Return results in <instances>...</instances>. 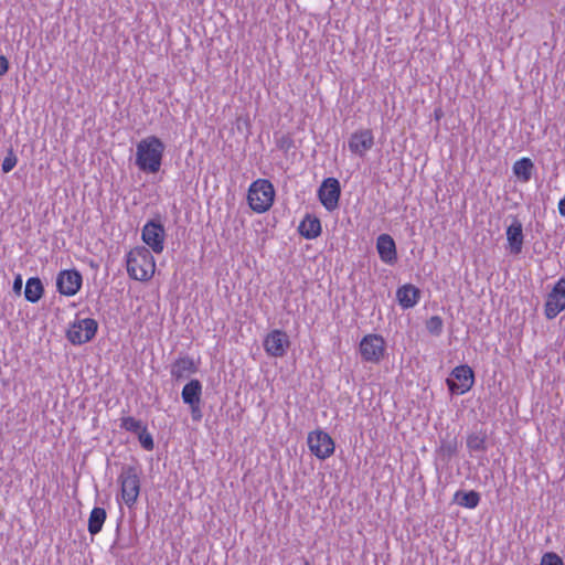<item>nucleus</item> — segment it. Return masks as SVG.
<instances>
[{
  "label": "nucleus",
  "instance_id": "16",
  "mask_svg": "<svg viewBox=\"0 0 565 565\" xmlns=\"http://www.w3.org/2000/svg\"><path fill=\"white\" fill-rule=\"evenodd\" d=\"M376 249L381 260L388 265L397 262L396 244L388 234H381L376 239Z\"/></svg>",
  "mask_w": 565,
  "mask_h": 565
},
{
  "label": "nucleus",
  "instance_id": "35",
  "mask_svg": "<svg viewBox=\"0 0 565 565\" xmlns=\"http://www.w3.org/2000/svg\"><path fill=\"white\" fill-rule=\"evenodd\" d=\"M9 71V61L4 55H0V76Z\"/></svg>",
  "mask_w": 565,
  "mask_h": 565
},
{
  "label": "nucleus",
  "instance_id": "31",
  "mask_svg": "<svg viewBox=\"0 0 565 565\" xmlns=\"http://www.w3.org/2000/svg\"><path fill=\"white\" fill-rule=\"evenodd\" d=\"M541 565H564V563L555 552H546L541 558Z\"/></svg>",
  "mask_w": 565,
  "mask_h": 565
},
{
  "label": "nucleus",
  "instance_id": "4",
  "mask_svg": "<svg viewBox=\"0 0 565 565\" xmlns=\"http://www.w3.org/2000/svg\"><path fill=\"white\" fill-rule=\"evenodd\" d=\"M121 486V498L124 502L131 508L140 493V476L135 466L124 465L118 478Z\"/></svg>",
  "mask_w": 565,
  "mask_h": 565
},
{
  "label": "nucleus",
  "instance_id": "20",
  "mask_svg": "<svg viewBox=\"0 0 565 565\" xmlns=\"http://www.w3.org/2000/svg\"><path fill=\"white\" fill-rule=\"evenodd\" d=\"M202 395V384L199 380H191L182 390L181 397L184 404H200Z\"/></svg>",
  "mask_w": 565,
  "mask_h": 565
},
{
  "label": "nucleus",
  "instance_id": "30",
  "mask_svg": "<svg viewBox=\"0 0 565 565\" xmlns=\"http://www.w3.org/2000/svg\"><path fill=\"white\" fill-rule=\"evenodd\" d=\"M17 162H18V158H17L13 149L10 148L6 158L2 161V166H1L2 172L9 173L17 166Z\"/></svg>",
  "mask_w": 565,
  "mask_h": 565
},
{
  "label": "nucleus",
  "instance_id": "8",
  "mask_svg": "<svg viewBox=\"0 0 565 565\" xmlns=\"http://www.w3.org/2000/svg\"><path fill=\"white\" fill-rule=\"evenodd\" d=\"M340 196V181L332 177L326 178L318 189V199L323 207L329 212L334 211L339 206Z\"/></svg>",
  "mask_w": 565,
  "mask_h": 565
},
{
  "label": "nucleus",
  "instance_id": "11",
  "mask_svg": "<svg viewBox=\"0 0 565 565\" xmlns=\"http://www.w3.org/2000/svg\"><path fill=\"white\" fill-rule=\"evenodd\" d=\"M310 451L319 459L329 458L334 451V441L329 434L322 430L311 431L308 435Z\"/></svg>",
  "mask_w": 565,
  "mask_h": 565
},
{
  "label": "nucleus",
  "instance_id": "13",
  "mask_svg": "<svg viewBox=\"0 0 565 565\" xmlns=\"http://www.w3.org/2000/svg\"><path fill=\"white\" fill-rule=\"evenodd\" d=\"M263 344L268 355L281 358L286 354L290 341L285 331L273 330L266 335Z\"/></svg>",
  "mask_w": 565,
  "mask_h": 565
},
{
  "label": "nucleus",
  "instance_id": "32",
  "mask_svg": "<svg viewBox=\"0 0 565 565\" xmlns=\"http://www.w3.org/2000/svg\"><path fill=\"white\" fill-rule=\"evenodd\" d=\"M277 147L280 150L287 152L289 149H291L294 147V140L289 136H282L281 138L278 139Z\"/></svg>",
  "mask_w": 565,
  "mask_h": 565
},
{
  "label": "nucleus",
  "instance_id": "23",
  "mask_svg": "<svg viewBox=\"0 0 565 565\" xmlns=\"http://www.w3.org/2000/svg\"><path fill=\"white\" fill-rule=\"evenodd\" d=\"M106 518H107V513L104 508L95 507L92 510L89 518H88V526H87V530L90 535H96L102 531L103 525L106 521Z\"/></svg>",
  "mask_w": 565,
  "mask_h": 565
},
{
  "label": "nucleus",
  "instance_id": "10",
  "mask_svg": "<svg viewBox=\"0 0 565 565\" xmlns=\"http://www.w3.org/2000/svg\"><path fill=\"white\" fill-rule=\"evenodd\" d=\"M544 313L548 320L554 319L565 309V277L559 278L545 301Z\"/></svg>",
  "mask_w": 565,
  "mask_h": 565
},
{
  "label": "nucleus",
  "instance_id": "9",
  "mask_svg": "<svg viewBox=\"0 0 565 565\" xmlns=\"http://www.w3.org/2000/svg\"><path fill=\"white\" fill-rule=\"evenodd\" d=\"M360 353L364 361L379 363L385 353V341L380 334H366L360 342Z\"/></svg>",
  "mask_w": 565,
  "mask_h": 565
},
{
  "label": "nucleus",
  "instance_id": "6",
  "mask_svg": "<svg viewBox=\"0 0 565 565\" xmlns=\"http://www.w3.org/2000/svg\"><path fill=\"white\" fill-rule=\"evenodd\" d=\"M98 323L93 318H77L66 332L67 340L75 345L89 342L97 332Z\"/></svg>",
  "mask_w": 565,
  "mask_h": 565
},
{
  "label": "nucleus",
  "instance_id": "22",
  "mask_svg": "<svg viewBox=\"0 0 565 565\" xmlns=\"http://www.w3.org/2000/svg\"><path fill=\"white\" fill-rule=\"evenodd\" d=\"M514 175L522 182H529L532 178L534 164L530 158L516 160L512 167Z\"/></svg>",
  "mask_w": 565,
  "mask_h": 565
},
{
  "label": "nucleus",
  "instance_id": "29",
  "mask_svg": "<svg viewBox=\"0 0 565 565\" xmlns=\"http://www.w3.org/2000/svg\"><path fill=\"white\" fill-rule=\"evenodd\" d=\"M138 440L145 450H152L154 447L152 435L148 431L147 426L137 434Z\"/></svg>",
  "mask_w": 565,
  "mask_h": 565
},
{
  "label": "nucleus",
  "instance_id": "27",
  "mask_svg": "<svg viewBox=\"0 0 565 565\" xmlns=\"http://www.w3.org/2000/svg\"><path fill=\"white\" fill-rule=\"evenodd\" d=\"M457 451L458 445L456 438L450 440H443L440 447L438 448V452L447 460L455 456Z\"/></svg>",
  "mask_w": 565,
  "mask_h": 565
},
{
  "label": "nucleus",
  "instance_id": "34",
  "mask_svg": "<svg viewBox=\"0 0 565 565\" xmlns=\"http://www.w3.org/2000/svg\"><path fill=\"white\" fill-rule=\"evenodd\" d=\"M22 284H23V281H22L21 275H17L14 280H13V286H12V289H13L14 294H17V295L21 294Z\"/></svg>",
  "mask_w": 565,
  "mask_h": 565
},
{
  "label": "nucleus",
  "instance_id": "1",
  "mask_svg": "<svg viewBox=\"0 0 565 565\" xmlns=\"http://www.w3.org/2000/svg\"><path fill=\"white\" fill-rule=\"evenodd\" d=\"M166 146L157 136H148L137 145L136 166L145 173L159 172Z\"/></svg>",
  "mask_w": 565,
  "mask_h": 565
},
{
  "label": "nucleus",
  "instance_id": "3",
  "mask_svg": "<svg viewBox=\"0 0 565 565\" xmlns=\"http://www.w3.org/2000/svg\"><path fill=\"white\" fill-rule=\"evenodd\" d=\"M275 189L270 181L258 179L249 186L247 200L250 209L256 213H264L274 203Z\"/></svg>",
  "mask_w": 565,
  "mask_h": 565
},
{
  "label": "nucleus",
  "instance_id": "2",
  "mask_svg": "<svg viewBox=\"0 0 565 565\" xmlns=\"http://www.w3.org/2000/svg\"><path fill=\"white\" fill-rule=\"evenodd\" d=\"M154 258L145 246L136 247L127 255V271L132 279L149 280L154 273Z\"/></svg>",
  "mask_w": 565,
  "mask_h": 565
},
{
  "label": "nucleus",
  "instance_id": "37",
  "mask_svg": "<svg viewBox=\"0 0 565 565\" xmlns=\"http://www.w3.org/2000/svg\"><path fill=\"white\" fill-rule=\"evenodd\" d=\"M303 565H309V562L308 561H305V564Z\"/></svg>",
  "mask_w": 565,
  "mask_h": 565
},
{
  "label": "nucleus",
  "instance_id": "36",
  "mask_svg": "<svg viewBox=\"0 0 565 565\" xmlns=\"http://www.w3.org/2000/svg\"><path fill=\"white\" fill-rule=\"evenodd\" d=\"M435 118L439 119L443 116V110L440 108L435 109L434 111Z\"/></svg>",
  "mask_w": 565,
  "mask_h": 565
},
{
  "label": "nucleus",
  "instance_id": "7",
  "mask_svg": "<svg viewBox=\"0 0 565 565\" xmlns=\"http://www.w3.org/2000/svg\"><path fill=\"white\" fill-rule=\"evenodd\" d=\"M446 383L451 394H465L470 391L475 383V373L467 364L456 366Z\"/></svg>",
  "mask_w": 565,
  "mask_h": 565
},
{
  "label": "nucleus",
  "instance_id": "18",
  "mask_svg": "<svg viewBox=\"0 0 565 565\" xmlns=\"http://www.w3.org/2000/svg\"><path fill=\"white\" fill-rule=\"evenodd\" d=\"M396 298L403 309H409L417 305L420 290L412 284H406L397 289Z\"/></svg>",
  "mask_w": 565,
  "mask_h": 565
},
{
  "label": "nucleus",
  "instance_id": "17",
  "mask_svg": "<svg viewBox=\"0 0 565 565\" xmlns=\"http://www.w3.org/2000/svg\"><path fill=\"white\" fill-rule=\"evenodd\" d=\"M171 377L179 382L188 379L191 374L198 372V366L195 365L193 359L189 355L178 358L171 364Z\"/></svg>",
  "mask_w": 565,
  "mask_h": 565
},
{
  "label": "nucleus",
  "instance_id": "26",
  "mask_svg": "<svg viewBox=\"0 0 565 565\" xmlns=\"http://www.w3.org/2000/svg\"><path fill=\"white\" fill-rule=\"evenodd\" d=\"M145 426L146 425L141 420L136 419L135 417L128 416V417L121 418L120 427L127 431L132 433V434L137 435L139 431H141L145 428Z\"/></svg>",
  "mask_w": 565,
  "mask_h": 565
},
{
  "label": "nucleus",
  "instance_id": "38",
  "mask_svg": "<svg viewBox=\"0 0 565 565\" xmlns=\"http://www.w3.org/2000/svg\"><path fill=\"white\" fill-rule=\"evenodd\" d=\"M3 516V514L0 512V519Z\"/></svg>",
  "mask_w": 565,
  "mask_h": 565
},
{
  "label": "nucleus",
  "instance_id": "21",
  "mask_svg": "<svg viewBox=\"0 0 565 565\" xmlns=\"http://www.w3.org/2000/svg\"><path fill=\"white\" fill-rule=\"evenodd\" d=\"M44 295V286L39 277H31L26 280L24 288V298L26 301L35 303Z\"/></svg>",
  "mask_w": 565,
  "mask_h": 565
},
{
  "label": "nucleus",
  "instance_id": "12",
  "mask_svg": "<svg viewBox=\"0 0 565 565\" xmlns=\"http://www.w3.org/2000/svg\"><path fill=\"white\" fill-rule=\"evenodd\" d=\"M82 282L83 277L78 270L65 269L57 275L56 288L61 295L72 297L78 292Z\"/></svg>",
  "mask_w": 565,
  "mask_h": 565
},
{
  "label": "nucleus",
  "instance_id": "24",
  "mask_svg": "<svg viewBox=\"0 0 565 565\" xmlns=\"http://www.w3.org/2000/svg\"><path fill=\"white\" fill-rule=\"evenodd\" d=\"M454 501L460 507L475 509L480 502V494L475 490L462 491L459 490L454 495Z\"/></svg>",
  "mask_w": 565,
  "mask_h": 565
},
{
  "label": "nucleus",
  "instance_id": "33",
  "mask_svg": "<svg viewBox=\"0 0 565 565\" xmlns=\"http://www.w3.org/2000/svg\"><path fill=\"white\" fill-rule=\"evenodd\" d=\"M191 408V415L194 420H200L202 418V412L200 409V404L189 405Z\"/></svg>",
  "mask_w": 565,
  "mask_h": 565
},
{
  "label": "nucleus",
  "instance_id": "15",
  "mask_svg": "<svg viewBox=\"0 0 565 565\" xmlns=\"http://www.w3.org/2000/svg\"><path fill=\"white\" fill-rule=\"evenodd\" d=\"M523 239L522 223L516 216H513L511 224L507 227L508 248L512 255H519L522 252Z\"/></svg>",
  "mask_w": 565,
  "mask_h": 565
},
{
  "label": "nucleus",
  "instance_id": "5",
  "mask_svg": "<svg viewBox=\"0 0 565 565\" xmlns=\"http://www.w3.org/2000/svg\"><path fill=\"white\" fill-rule=\"evenodd\" d=\"M142 242L156 254H161L164 249L166 228L161 222L160 215L149 220L141 230Z\"/></svg>",
  "mask_w": 565,
  "mask_h": 565
},
{
  "label": "nucleus",
  "instance_id": "19",
  "mask_svg": "<svg viewBox=\"0 0 565 565\" xmlns=\"http://www.w3.org/2000/svg\"><path fill=\"white\" fill-rule=\"evenodd\" d=\"M298 231L306 239H315L321 234V222L317 216L307 214L300 222Z\"/></svg>",
  "mask_w": 565,
  "mask_h": 565
},
{
  "label": "nucleus",
  "instance_id": "28",
  "mask_svg": "<svg viewBox=\"0 0 565 565\" xmlns=\"http://www.w3.org/2000/svg\"><path fill=\"white\" fill-rule=\"evenodd\" d=\"M444 321L439 316H433L426 321L427 331L439 337L443 333Z\"/></svg>",
  "mask_w": 565,
  "mask_h": 565
},
{
  "label": "nucleus",
  "instance_id": "14",
  "mask_svg": "<svg viewBox=\"0 0 565 565\" xmlns=\"http://www.w3.org/2000/svg\"><path fill=\"white\" fill-rule=\"evenodd\" d=\"M373 145L374 136L371 129L355 131L349 139V149L360 157H363L366 151L372 149Z\"/></svg>",
  "mask_w": 565,
  "mask_h": 565
},
{
  "label": "nucleus",
  "instance_id": "25",
  "mask_svg": "<svg viewBox=\"0 0 565 565\" xmlns=\"http://www.w3.org/2000/svg\"><path fill=\"white\" fill-rule=\"evenodd\" d=\"M467 447L470 451L484 452L487 450V435L482 431L470 434L467 437Z\"/></svg>",
  "mask_w": 565,
  "mask_h": 565
}]
</instances>
